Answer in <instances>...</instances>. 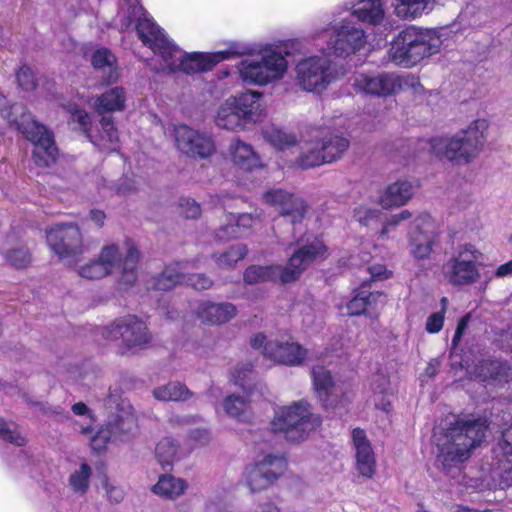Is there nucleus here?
I'll list each match as a JSON object with an SVG mask.
<instances>
[{"label":"nucleus","instance_id":"20e7f679","mask_svg":"<svg viewBox=\"0 0 512 512\" xmlns=\"http://www.w3.org/2000/svg\"><path fill=\"white\" fill-rule=\"evenodd\" d=\"M310 38L320 50L340 57L353 55L366 44L364 29L351 18L335 19L326 26L316 27Z\"/></svg>","mask_w":512,"mask_h":512},{"label":"nucleus","instance_id":"c03bdc74","mask_svg":"<svg viewBox=\"0 0 512 512\" xmlns=\"http://www.w3.org/2000/svg\"><path fill=\"white\" fill-rule=\"evenodd\" d=\"M0 438L16 446H24L27 438L13 421H6L0 418Z\"/></svg>","mask_w":512,"mask_h":512},{"label":"nucleus","instance_id":"9d476101","mask_svg":"<svg viewBox=\"0 0 512 512\" xmlns=\"http://www.w3.org/2000/svg\"><path fill=\"white\" fill-rule=\"evenodd\" d=\"M482 252L472 244L460 245L455 253L443 264L444 279L454 287L470 286L481 278Z\"/></svg>","mask_w":512,"mask_h":512},{"label":"nucleus","instance_id":"6ab92c4d","mask_svg":"<svg viewBox=\"0 0 512 512\" xmlns=\"http://www.w3.org/2000/svg\"><path fill=\"white\" fill-rule=\"evenodd\" d=\"M135 417L127 412H123L117 415L113 421L100 428L95 434H93L90 426H81L80 433L88 435L90 439L91 448L94 451H103L109 441L115 440L118 435L127 434L132 432L136 428Z\"/></svg>","mask_w":512,"mask_h":512},{"label":"nucleus","instance_id":"f3484780","mask_svg":"<svg viewBox=\"0 0 512 512\" xmlns=\"http://www.w3.org/2000/svg\"><path fill=\"white\" fill-rule=\"evenodd\" d=\"M173 137L177 150L188 157L207 158L215 152V144L211 136L185 124L174 126Z\"/></svg>","mask_w":512,"mask_h":512},{"label":"nucleus","instance_id":"1a4fd4ad","mask_svg":"<svg viewBox=\"0 0 512 512\" xmlns=\"http://www.w3.org/2000/svg\"><path fill=\"white\" fill-rule=\"evenodd\" d=\"M266 142L279 151H291L295 154V163L304 168H313L325 164V158L318 131L308 137L297 139L296 135L274 126L266 127L263 132Z\"/></svg>","mask_w":512,"mask_h":512},{"label":"nucleus","instance_id":"ddd939ff","mask_svg":"<svg viewBox=\"0 0 512 512\" xmlns=\"http://www.w3.org/2000/svg\"><path fill=\"white\" fill-rule=\"evenodd\" d=\"M440 228L436 220L428 213L415 216L408 232V249L417 261L428 260L438 244Z\"/></svg>","mask_w":512,"mask_h":512},{"label":"nucleus","instance_id":"37998d69","mask_svg":"<svg viewBox=\"0 0 512 512\" xmlns=\"http://www.w3.org/2000/svg\"><path fill=\"white\" fill-rule=\"evenodd\" d=\"M393 80H394V94L401 92V91H406V92H410L414 96H418L424 92V87L420 83L419 78L414 75L394 74Z\"/></svg>","mask_w":512,"mask_h":512},{"label":"nucleus","instance_id":"6e6d98bb","mask_svg":"<svg viewBox=\"0 0 512 512\" xmlns=\"http://www.w3.org/2000/svg\"><path fill=\"white\" fill-rule=\"evenodd\" d=\"M17 81L24 90H31L35 87V79L32 70L27 66H22L17 72Z\"/></svg>","mask_w":512,"mask_h":512},{"label":"nucleus","instance_id":"ea45409f","mask_svg":"<svg viewBox=\"0 0 512 512\" xmlns=\"http://www.w3.org/2000/svg\"><path fill=\"white\" fill-rule=\"evenodd\" d=\"M179 452L178 443L170 437L161 439L155 449L156 457L163 467L177 460Z\"/></svg>","mask_w":512,"mask_h":512},{"label":"nucleus","instance_id":"cd10ccee","mask_svg":"<svg viewBox=\"0 0 512 512\" xmlns=\"http://www.w3.org/2000/svg\"><path fill=\"white\" fill-rule=\"evenodd\" d=\"M262 93L257 91H247L230 99H235V107L241 118L245 122H257L264 113V107L261 102Z\"/></svg>","mask_w":512,"mask_h":512},{"label":"nucleus","instance_id":"5fc2aeb1","mask_svg":"<svg viewBox=\"0 0 512 512\" xmlns=\"http://www.w3.org/2000/svg\"><path fill=\"white\" fill-rule=\"evenodd\" d=\"M347 314L351 316L366 314L367 303L365 302V291L360 292L347 303Z\"/></svg>","mask_w":512,"mask_h":512},{"label":"nucleus","instance_id":"b1692460","mask_svg":"<svg viewBox=\"0 0 512 512\" xmlns=\"http://www.w3.org/2000/svg\"><path fill=\"white\" fill-rule=\"evenodd\" d=\"M355 448L356 469L365 478H372L376 472V458L365 432L356 428L352 431Z\"/></svg>","mask_w":512,"mask_h":512},{"label":"nucleus","instance_id":"f704fd0d","mask_svg":"<svg viewBox=\"0 0 512 512\" xmlns=\"http://www.w3.org/2000/svg\"><path fill=\"white\" fill-rule=\"evenodd\" d=\"M372 400L376 409L388 414L392 410L390 381L385 375H378L372 381Z\"/></svg>","mask_w":512,"mask_h":512},{"label":"nucleus","instance_id":"4be33fe9","mask_svg":"<svg viewBox=\"0 0 512 512\" xmlns=\"http://www.w3.org/2000/svg\"><path fill=\"white\" fill-rule=\"evenodd\" d=\"M394 73L361 72L353 77L352 86L358 93L386 97L394 94Z\"/></svg>","mask_w":512,"mask_h":512},{"label":"nucleus","instance_id":"393cba45","mask_svg":"<svg viewBox=\"0 0 512 512\" xmlns=\"http://www.w3.org/2000/svg\"><path fill=\"white\" fill-rule=\"evenodd\" d=\"M414 195L413 184L408 180H397L379 191L377 203L385 210L406 205Z\"/></svg>","mask_w":512,"mask_h":512},{"label":"nucleus","instance_id":"603ef678","mask_svg":"<svg viewBox=\"0 0 512 512\" xmlns=\"http://www.w3.org/2000/svg\"><path fill=\"white\" fill-rule=\"evenodd\" d=\"M7 261L16 268H23L31 262V256L27 249L16 248L7 253Z\"/></svg>","mask_w":512,"mask_h":512},{"label":"nucleus","instance_id":"774afa93","mask_svg":"<svg viewBox=\"0 0 512 512\" xmlns=\"http://www.w3.org/2000/svg\"><path fill=\"white\" fill-rule=\"evenodd\" d=\"M494 275L497 278L512 276V259L504 264L499 265L495 270Z\"/></svg>","mask_w":512,"mask_h":512},{"label":"nucleus","instance_id":"423d86ee","mask_svg":"<svg viewBox=\"0 0 512 512\" xmlns=\"http://www.w3.org/2000/svg\"><path fill=\"white\" fill-rule=\"evenodd\" d=\"M236 68L243 83L266 86L284 77L288 61L275 45L265 44L241 59Z\"/></svg>","mask_w":512,"mask_h":512},{"label":"nucleus","instance_id":"f03ea898","mask_svg":"<svg viewBox=\"0 0 512 512\" xmlns=\"http://www.w3.org/2000/svg\"><path fill=\"white\" fill-rule=\"evenodd\" d=\"M442 45L440 30L410 26L392 41L389 58L397 65L411 67L425 58L438 54Z\"/></svg>","mask_w":512,"mask_h":512},{"label":"nucleus","instance_id":"a878e982","mask_svg":"<svg viewBox=\"0 0 512 512\" xmlns=\"http://www.w3.org/2000/svg\"><path fill=\"white\" fill-rule=\"evenodd\" d=\"M127 95L122 87H112L89 100L90 106L99 114L124 111Z\"/></svg>","mask_w":512,"mask_h":512},{"label":"nucleus","instance_id":"79ce46f5","mask_svg":"<svg viewBox=\"0 0 512 512\" xmlns=\"http://www.w3.org/2000/svg\"><path fill=\"white\" fill-rule=\"evenodd\" d=\"M221 407L226 415L237 420H244L248 411V403L245 398L230 395L221 403Z\"/></svg>","mask_w":512,"mask_h":512},{"label":"nucleus","instance_id":"a19ab883","mask_svg":"<svg viewBox=\"0 0 512 512\" xmlns=\"http://www.w3.org/2000/svg\"><path fill=\"white\" fill-rule=\"evenodd\" d=\"M247 247L243 244H235L229 247L226 251L215 254L214 259L216 264L221 268H231L238 261L242 260L247 254Z\"/></svg>","mask_w":512,"mask_h":512},{"label":"nucleus","instance_id":"de8ad7c7","mask_svg":"<svg viewBox=\"0 0 512 512\" xmlns=\"http://www.w3.org/2000/svg\"><path fill=\"white\" fill-rule=\"evenodd\" d=\"M78 274L83 278L91 280L101 279L109 275L108 270H106L98 258L81 266Z\"/></svg>","mask_w":512,"mask_h":512},{"label":"nucleus","instance_id":"f257e3e1","mask_svg":"<svg viewBox=\"0 0 512 512\" xmlns=\"http://www.w3.org/2000/svg\"><path fill=\"white\" fill-rule=\"evenodd\" d=\"M137 34L142 42L160 58L159 66H153L156 71L173 72L179 70L187 74L207 71L230 56L243 53L231 48L214 53L194 52L187 54L170 42L151 18L146 17L139 20Z\"/></svg>","mask_w":512,"mask_h":512},{"label":"nucleus","instance_id":"412c9836","mask_svg":"<svg viewBox=\"0 0 512 512\" xmlns=\"http://www.w3.org/2000/svg\"><path fill=\"white\" fill-rule=\"evenodd\" d=\"M181 283H187L197 290L208 289L212 285V281L203 274L187 276L185 268L177 263L167 266L160 276L153 280L152 288L166 291Z\"/></svg>","mask_w":512,"mask_h":512},{"label":"nucleus","instance_id":"4468645a","mask_svg":"<svg viewBox=\"0 0 512 512\" xmlns=\"http://www.w3.org/2000/svg\"><path fill=\"white\" fill-rule=\"evenodd\" d=\"M284 467L285 461L282 456L272 453L263 454L245 467L242 483L251 494L262 492L277 481Z\"/></svg>","mask_w":512,"mask_h":512},{"label":"nucleus","instance_id":"9b49d317","mask_svg":"<svg viewBox=\"0 0 512 512\" xmlns=\"http://www.w3.org/2000/svg\"><path fill=\"white\" fill-rule=\"evenodd\" d=\"M103 337L122 342L123 353H136L145 349L151 334L145 322L134 315L118 318L103 328Z\"/></svg>","mask_w":512,"mask_h":512},{"label":"nucleus","instance_id":"49530a36","mask_svg":"<svg viewBox=\"0 0 512 512\" xmlns=\"http://www.w3.org/2000/svg\"><path fill=\"white\" fill-rule=\"evenodd\" d=\"M353 217L361 225L370 226L380 219L381 212L376 208H372L369 204L363 203L354 209Z\"/></svg>","mask_w":512,"mask_h":512},{"label":"nucleus","instance_id":"72a5a7b5","mask_svg":"<svg viewBox=\"0 0 512 512\" xmlns=\"http://www.w3.org/2000/svg\"><path fill=\"white\" fill-rule=\"evenodd\" d=\"M187 488L186 480L172 475H162L153 486V492L160 497L175 500L182 496Z\"/></svg>","mask_w":512,"mask_h":512},{"label":"nucleus","instance_id":"5701e85b","mask_svg":"<svg viewBox=\"0 0 512 512\" xmlns=\"http://www.w3.org/2000/svg\"><path fill=\"white\" fill-rule=\"evenodd\" d=\"M263 201L274 207L282 216L290 217L292 223L302 219L305 213L303 201L282 189H271L265 192Z\"/></svg>","mask_w":512,"mask_h":512},{"label":"nucleus","instance_id":"6e6552de","mask_svg":"<svg viewBox=\"0 0 512 512\" xmlns=\"http://www.w3.org/2000/svg\"><path fill=\"white\" fill-rule=\"evenodd\" d=\"M321 424V417L312 411L307 400L301 399L277 406L271 427L281 432L290 442H302Z\"/></svg>","mask_w":512,"mask_h":512},{"label":"nucleus","instance_id":"7ed1b4c3","mask_svg":"<svg viewBox=\"0 0 512 512\" xmlns=\"http://www.w3.org/2000/svg\"><path fill=\"white\" fill-rule=\"evenodd\" d=\"M326 255L327 247L320 239L315 238L299 248L290 257L285 267L279 265L250 266L244 273V280L248 284L264 281H279L283 284L294 282L312 262L323 259Z\"/></svg>","mask_w":512,"mask_h":512},{"label":"nucleus","instance_id":"2f4dec72","mask_svg":"<svg viewBox=\"0 0 512 512\" xmlns=\"http://www.w3.org/2000/svg\"><path fill=\"white\" fill-rule=\"evenodd\" d=\"M312 381L313 388L323 403L325 409L332 408V402L330 401V396L335 387V380L327 368L324 366H315L312 369Z\"/></svg>","mask_w":512,"mask_h":512},{"label":"nucleus","instance_id":"3c124183","mask_svg":"<svg viewBox=\"0 0 512 512\" xmlns=\"http://www.w3.org/2000/svg\"><path fill=\"white\" fill-rule=\"evenodd\" d=\"M499 447L509 465V468H506L505 465L503 467L512 476V425L503 432Z\"/></svg>","mask_w":512,"mask_h":512},{"label":"nucleus","instance_id":"09e8293b","mask_svg":"<svg viewBox=\"0 0 512 512\" xmlns=\"http://www.w3.org/2000/svg\"><path fill=\"white\" fill-rule=\"evenodd\" d=\"M502 365L493 361L482 362L475 371V378H479L482 381L493 380L497 381L499 377V370Z\"/></svg>","mask_w":512,"mask_h":512},{"label":"nucleus","instance_id":"864d4df0","mask_svg":"<svg viewBox=\"0 0 512 512\" xmlns=\"http://www.w3.org/2000/svg\"><path fill=\"white\" fill-rule=\"evenodd\" d=\"M254 375L250 365H237L231 372V380L241 387H245L246 381L251 380Z\"/></svg>","mask_w":512,"mask_h":512},{"label":"nucleus","instance_id":"a18cd8bd","mask_svg":"<svg viewBox=\"0 0 512 512\" xmlns=\"http://www.w3.org/2000/svg\"><path fill=\"white\" fill-rule=\"evenodd\" d=\"M114 55L107 49L101 48L97 49L92 55V65L96 69H105L108 68L111 73L108 77V81H115L118 78V74L116 71H113V66L115 64Z\"/></svg>","mask_w":512,"mask_h":512},{"label":"nucleus","instance_id":"4c0bfd02","mask_svg":"<svg viewBox=\"0 0 512 512\" xmlns=\"http://www.w3.org/2000/svg\"><path fill=\"white\" fill-rule=\"evenodd\" d=\"M433 0H395L392 4L395 14L406 20L421 16Z\"/></svg>","mask_w":512,"mask_h":512},{"label":"nucleus","instance_id":"680f3d73","mask_svg":"<svg viewBox=\"0 0 512 512\" xmlns=\"http://www.w3.org/2000/svg\"><path fill=\"white\" fill-rule=\"evenodd\" d=\"M135 1H136V3L131 5V7H130L131 11H129V19L124 24V26H126V27H128L132 21H136V26H137L139 23V20H143L145 17L150 18L148 16L147 12L145 11L144 7L142 5H140L139 0H135Z\"/></svg>","mask_w":512,"mask_h":512},{"label":"nucleus","instance_id":"e2e57ef3","mask_svg":"<svg viewBox=\"0 0 512 512\" xmlns=\"http://www.w3.org/2000/svg\"><path fill=\"white\" fill-rule=\"evenodd\" d=\"M103 487L110 501L118 503L124 498L123 489L111 484L107 478H105L103 481Z\"/></svg>","mask_w":512,"mask_h":512},{"label":"nucleus","instance_id":"bb28decb","mask_svg":"<svg viewBox=\"0 0 512 512\" xmlns=\"http://www.w3.org/2000/svg\"><path fill=\"white\" fill-rule=\"evenodd\" d=\"M196 314L202 322L219 325L233 319L237 314V309L232 303L204 301L199 303Z\"/></svg>","mask_w":512,"mask_h":512},{"label":"nucleus","instance_id":"aec40b11","mask_svg":"<svg viewBox=\"0 0 512 512\" xmlns=\"http://www.w3.org/2000/svg\"><path fill=\"white\" fill-rule=\"evenodd\" d=\"M264 356L271 361L289 366L296 367L302 365L308 358V351L298 342L289 336L270 340L265 345Z\"/></svg>","mask_w":512,"mask_h":512},{"label":"nucleus","instance_id":"0eeeda50","mask_svg":"<svg viewBox=\"0 0 512 512\" xmlns=\"http://www.w3.org/2000/svg\"><path fill=\"white\" fill-rule=\"evenodd\" d=\"M486 420L482 418L458 421L437 440L439 459L445 467L456 466L469 457L470 450L485 437Z\"/></svg>","mask_w":512,"mask_h":512},{"label":"nucleus","instance_id":"a211bd4d","mask_svg":"<svg viewBox=\"0 0 512 512\" xmlns=\"http://www.w3.org/2000/svg\"><path fill=\"white\" fill-rule=\"evenodd\" d=\"M98 259L106 270H108L109 274H111L117 267L121 266V281L124 284L129 285L134 283L136 280V269L140 259V254L134 245H129L123 260L121 259V254L116 245H106L101 249Z\"/></svg>","mask_w":512,"mask_h":512},{"label":"nucleus","instance_id":"58836bf2","mask_svg":"<svg viewBox=\"0 0 512 512\" xmlns=\"http://www.w3.org/2000/svg\"><path fill=\"white\" fill-rule=\"evenodd\" d=\"M153 396L160 401H183L189 398L190 392L183 384L170 382L155 388Z\"/></svg>","mask_w":512,"mask_h":512},{"label":"nucleus","instance_id":"c756f323","mask_svg":"<svg viewBox=\"0 0 512 512\" xmlns=\"http://www.w3.org/2000/svg\"><path fill=\"white\" fill-rule=\"evenodd\" d=\"M228 151L231 161L240 169L251 171L262 167L261 159L252 146L239 139L231 142Z\"/></svg>","mask_w":512,"mask_h":512},{"label":"nucleus","instance_id":"473e14b6","mask_svg":"<svg viewBox=\"0 0 512 512\" xmlns=\"http://www.w3.org/2000/svg\"><path fill=\"white\" fill-rule=\"evenodd\" d=\"M235 99L227 98L217 109L215 124L226 130H243L245 123L235 107Z\"/></svg>","mask_w":512,"mask_h":512},{"label":"nucleus","instance_id":"338daca9","mask_svg":"<svg viewBox=\"0 0 512 512\" xmlns=\"http://www.w3.org/2000/svg\"><path fill=\"white\" fill-rule=\"evenodd\" d=\"M266 336L263 333H257L252 336L250 340V344L255 349H262V353L264 354L265 345L269 343Z\"/></svg>","mask_w":512,"mask_h":512},{"label":"nucleus","instance_id":"13d9d810","mask_svg":"<svg viewBox=\"0 0 512 512\" xmlns=\"http://www.w3.org/2000/svg\"><path fill=\"white\" fill-rule=\"evenodd\" d=\"M372 281H382L392 276V271L388 270L384 264H373L367 268Z\"/></svg>","mask_w":512,"mask_h":512},{"label":"nucleus","instance_id":"052dcab7","mask_svg":"<svg viewBox=\"0 0 512 512\" xmlns=\"http://www.w3.org/2000/svg\"><path fill=\"white\" fill-rule=\"evenodd\" d=\"M411 217L412 213L409 210H402L399 213L392 215L381 230V235L388 233L390 227L397 226L400 223L409 220Z\"/></svg>","mask_w":512,"mask_h":512},{"label":"nucleus","instance_id":"c9c22d12","mask_svg":"<svg viewBox=\"0 0 512 512\" xmlns=\"http://www.w3.org/2000/svg\"><path fill=\"white\" fill-rule=\"evenodd\" d=\"M319 139L326 163L339 159L349 147V141L338 134L327 133Z\"/></svg>","mask_w":512,"mask_h":512},{"label":"nucleus","instance_id":"2eb2a0df","mask_svg":"<svg viewBox=\"0 0 512 512\" xmlns=\"http://www.w3.org/2000/svg\"><path fill=\"white\" fill-rule=\"evenodd\" d=\"M47 243L66 264L75 265L84 252L83 237L74 224H56L46 231Z\"/></svg>","mask_w":512,"mask_h":512},{"label":"nucleus","instance_id":"4d7b16f0","mask_svg":"<svg viewBox=\"0 0 512 512\" xmlns=\"http://www.w3.org/2000/svg\"><path fill=\"white\" fill-rule=\"evenodd\" d=\"M180 207L181 213L188 219H195L201 214L200 205L192 199H184Z\"/></svg>","mask_w":512,"mask_h":512},{"label":"nucleus","instance_id":"0e129e2a","mask_svg":"<svg viewBox=\"0 0 512 512\" xmlns=\"http://www.w3.org/2000/svg\"><path fill=\"white\" fill-rule=\"evenodd\" d=\"M190 438L195 442L196 445H206L209 443L211 436L210 432L206 428H196L191 431Z\"/></svg>","mask_w":512,"mask_h":512},{"label":"nucleus","instance_id":"e433bc0d","mask_svg":"<svg viewBox=\"0 0 512 512\" xmlns=\"http://www.w3.org/2000/svg\"><path fill=\"white\" fill-rule=\"evenodd\" d=\"M92 469L86 462L76 466L68 477L69 488L78 495H85L90 487Z\"/></svg>","mask_w":512,"mask_h":512},{"label":"nucleus","instance_id":"dca6fc26","mask_svg":"<svg viewBox=\"0 0 512 512\" xmlns=\"http://www.w3.org/2000/svg\"><path fill=\"white\" fill-rule=\"evenodd\" d=\"M71 121L79 125L94 146L102 151H115L118 147L119 133L111 118L102 117L99 128L91 129V118L85 110H74L71 112Z\"/></svg>","mask_w":512,"mask_h":512},{"label":"nucleus","instance_id":"bf43d9fd","mask_svg":"<svg viewBox=\"0 0 512 512\" xmlns=\"http://www.w3.org/2000/svg\"><path fill=\"white\" fill-rule=\"evenodd\" d=\"M444 312H435L431 314L426 321V331L429 333H438L444 324Z\"/></svg>","mask_w":512,"mask_h":512},{"label":"nucleus","instance_id":"c85d7f7f","mask_svg":"<svg viewBox=\"0 0 512 512\" xmlns=\"http://www.w3.org/2000/svg\"><path fill=\"white\" fill-rule=\"evenodd\" d=\"M259 219V214L256 216L249 213L239 215L229 214L226 216L225 224L218 229L216 237L219 240H229L241 237Z\"/></svg>","mask_w":512,"mask_h":512},{"label":"nucleus","instance_id":"8fccbe9b","mask_svg":"<svg viewBox=\"0 0 512 512\" xmlns=\"http://www.w3.org/2000/svg\"><path fill=\"white\" fill-rule=\"evenodd\" d=\"M365 302L367 303L366 314L376 316L386 304V295L382 292H365Z\"/></svg>","mask_w":512,"mask_h":512},{"label":"nucleus","instance_id":"7c9ffc66","mask_svg":"<svg viewBox=\"0 0 512 512\" xmlns=\"http://www.w3.org/2000/svg\"><path fill=\"white\" fill-rule=\"evenodd\" d=\"M352 15L363 23L377 26L385 18V9L381 0H352Z\"/></svg>","mask_w":512,"mask_h":512},{"label":"nucleus","instance_id":"f8f14e48","mask_svg":"<svg viewBox=\"0 0 512 512\" xmlns=\"http://www.w3.org/2000/svg\"><path fill=\"white\" fill-rule=\"evenodd\" d=\"M338 78L332 62L324 56H309L296 65L298 85L307 92L321 93Z\"/></svg>","mask_w":512,"mask_h":512},{"label":"nucleus","instance_id":"69168bd1","mask_svg":"<svg viewBox=\"0 0 512 512\" xmlns=\"http://www.w3.org/2000/svg\"><path fill=\"white\" fill-rule=\"evenodd\" d=\"M469 318H470L469 315H465L458 322V325H457V328H456V331H455V335H454V337L452 339L453 345H457V343L461 340V337H462L464 331L466 330V328L468 326Z\"/></svg>","mask_w":512,"mask_h":512},{"label":"nucleus","instance_id":"39448f33","mask_svg":"<svg viewBox=\"0 0 512 512\" xmlns=\"http://www.w3.org/2000/svg\"><path fill=\"white\" fill-rule=\"evenodd\" d=\"M488 127L486 119H476L450 138L433 139L431 148L440 157L461 164L470 163L481 153Z\"/></svg>","mask_w":512,"mask_h":512}]
</instances>
